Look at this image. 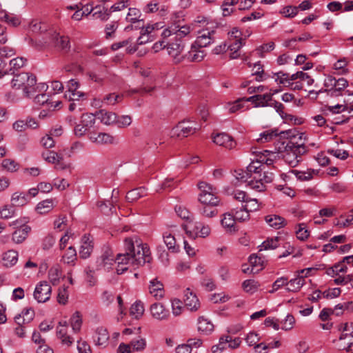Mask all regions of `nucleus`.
<instances>
[{
  "instance_id": "nucleus-7",
  "label": "nucleus",
  "mask_w": 353,
  "mask_h": 353,
  "mask_svg": "<svg viewBox=\"0 0 353 353\" xmlns=\"http://www.w3.org/2000/svg\"><path fill=\"white\" fill-rule=\"evenodd\" d=\"M51 292L52 288L50 284L47 281H41L35 288L34 298L39 303H45L50 299Z\"/></svg>"
},
{
  "instance_id": "nucleus-32",
  "label": "nucleus",
  "mask_w": 353,
  "mask_h": 353,
  "mask_svg": "<svg viewBox=\"0 0 353 353\" xmlns=\"http://www.w3.org/2000/svg\"><path fill=\"white\" fill-rule=\"evenodd\" d=\"M214 34V31L212 32H203L200 36H199L194 43H196L200 48H205L209 46L214 41V39L211 37V35Z\"/></svg>"
},
{
  "instance_id": "nucleus-9",
  "label": "nucleus",
  "mask_w": 353,
  "mask_h": 353,
  "mask_svg": "<svg viewBox=\"0 0 353 353\" xmlns=\"http://www.w3.org/2000/svg\"><path fill=\"white\" fill-rule=\"evenodd\" d=\"M274 174L272 172H265L261 173L259 179L254 182L249 181V188L257 192H263L266 189V184L273 181Z\"/></svg>"
},
{
  "instance_id": "nucleus-36",
  "label": "nucleus",
  "mask_w": 353,
  "mask_h": 353,
  "mask_svg": "<svg viewBox=\"0 0 353 353\" xmlns=\"http://www.w3.org/2000/svg\"><path fill=\"white\" fill-rule=\"evenodd\" d=\"M27 61V59L23 57H17L10 61L9 70L11 74H14L20 68L23 67Z\"/></svg>"
},
{
  "instance_id": "nucleus-5",
  "label": "nucleus",
  "mask_w": 353,
  "mask_h": 353,
  "mask_svg": "<svg viewBox=\"0 0 353 353\" xmlns=\"http://www.w3.org/2000/svg\"><path fill=\"white\" fill-rule=\"evenodd\" d=\"M200 129L199 125L194 122L183 121L179 122V123L172 129L174 135L178 137H187L189 135L194 134L197 130Z\"/></svg>"
},
{
  "instance_id": "nucleus-45",
  "label": "nucleus",
  "mask_w": 353,
  "mask_h": 353,
  "mask_svg": "<svg viewBox=\"0 0 353 353\" xmlns=\"http://www.w3.org/2000/svg\"><path fill=\"white\" fill-rule=\"evenodd\" d=\"M1 165L5 170L10 172H16L19 168V164L11 159H3Z\"/></svg>"
},
{
  "instance_id": "nucleus-54",
  "label": "nucleus",
  "mask_w": 353,
  "mask_h": 353,
  "mask_svg": "<svg viewBox=\"0 0 353 353\" xmlns=\"http://www.w3.org/2000/svg\"><path fill=\"white\" fill-rule=\"evenodd\" d=\"M279 237L268 239L266 241L263 242L261 247L263 248L264 250L275 249L279 247ZM262 250L263 248H261L260 251H261Z\"/></svg>"
},
{
  "instance_id": "nucleus-46",
  "label": "nucleus",
  "mask_w": 353,
  "mask_h": 353,
  "mask_svg": "<svg viewBox=\"0 0 353 353\" xmlns=\"http://www.w3.org/2000/svg\"><path fill=\"white\" fill-rule=\"evenodd\" d=\"M260 284L258 281L253 279H248L243 282L242 287L247 292L253 293L257 290Z\"/></svg>"
},
{
  "instance_id": "nucleus-48",
  "label": "nucleus",
  "mask_w": 353,
  "mask_h": 353,
  "mask_svg": "<svg viewBox=\"0 0 353 353\" xmlns=\"http://www.w3.org/2000/svg\"><path fill=\"white\" fill-rule=\"evenodd\" d=\"M297 79H300L303 81H305L308 85H311L314 83V79L309 76L307 73H305L302 71H299L291 75V79L294 81Z\"/></svg>"
},
{
  "instance_id": "nucleus-35",
  "label": "nucleus",
  "mask_w": 353,
  "mask_h": 353,
  "mask_svg": "<svg viewBox=\"0 0 353 353\" xmlns=\"http://www.w3.org/2000/svg\"><path fill=\"white\" fill-rule=\"evenodd\" d=\"M141 16V12L140 10L135 8H129L125 20L132 23H137V25H141V22H143V20L140 19Z\"/></svg>"
},
{
  "instance_id": "nucleus-42",
  "label": "nucleus",
  "mask_w": 353,
  "mask_h": 353,
  "mask_svg": "<svg viewBox=\"0 0 353 353\" xmlns=\"http://www.w3.org/2000/svg\"><path fill=\"white\" fill-rule=\"evenodd\" d=\"M70 324L74 332L77 333L80 331L82 325V319L80 312H75L70 319Z\"/></svg>"
},
{
  "instance_id": "nucleus-57",
  "label": "nucleus",
  "mask_w": 353,
  "mask_h": 353,
  "mask_svg": "<svg viewBox=\"0 0 353 353\" xmlns=\"http://www.w3.org/2000/svg\"><path fill=\"white\" fill-rule=\"evenodd\" d=\"M63 259L68 264L73 263L77 259V252L74 247L70 246L68 248L65 254L63 256Z\"/></svg>"
},
{
  "instance_id": "nucleus-50",
  "label": "nucleus",
  "mask_w": 353,
  "mask_h": 353,
  "mask_svg": "<svg viewBox=\"0 0 353 353\" xmlns=\"http://www.w3.org/2000/svg\"><path fill=\"white\" fill-rule=\"evenodd\" d=\"M130 345L132 351L141 352L146 347V341L144 339H134L131 341Z\"/></svg>"
},
{
  "instance_id": "nucleus-12",
  "label": "nucleus",
  "mask_w": 353,
  "mask_h": 353,
  "mask_svg": "<svg viewBox=\"0 0 353 353\" xmlns=\"http://www.w3.org/2000/svg\"><path fill=\"white\" fill-rule=\"evenodd\" d=\"M205 54V51L194 43L192 44L190 51L184 54L183 57L184 59H187L190 62H200L203 59Z\"/></svg>"
},
{
  "instance_id": "nucleus-53",
  "label": "nucleus",
  "mask_w": 353,
  "mask_h": 353,
  "mask_svg": "<svg viewBox=\"0 0 353 353\" xmlns=\"http://www.w3.org/2000/svg\"><path fill=\"white\" fill-rule=\"evenodd\" d=\"M235 178L241 182L247 183V186L249 187L250 176L247 173L246 170L238 169L234 170Z\"/></svg>"
},
{
  "instance_id": "nucleus-25",
  "label": "nucleus",
  "mask_w": 353,
  "mask_h": 353,
  "mask_svg": "<svg viewBox=\"0 0 353 353\" xmlns=\"http://www.w3.org/2000/svg\"><path fill=\"white\" fill-rule=\"evenodd\" d=\"M150 293L156 299H160L164 296L163 285L157 279L150 281Z\"/></svg>"
},
{
  "instance_id": "nucleus-10",
  "label": "nucleus",
  "mask_w": 353,
  "mask_h": 353,
  "mask_svg": "<svg viewBox=\"0 0 353 353\" xmlns=\"http://www.w3.org/2000/svg\"><path fill=\"white\" fill-rule=\"evenodd\" d=\"M45 43L54 46L64 52H68L70 48L69 38L65 36H60L59 33L55 32L51 34L50 41H46Z\"/></svg>"
},
{
  "instance_id": "nucleus-2",
  "label": "nucleus",
  "mask_w": 353,
  "mask_h": 353,
  "mask_svg": "<svg viewBox=\"0 0 353 353\" xmlns=\"http://www.w3.org/2000/svg\"><path fill=\"white\" fill-rule=\"evenodd\" d=\"M295 139H289L282 142L285 149V153L283 158L286 163L290 166L294 168L301 161V156L307 152V148L305 143L302 142L299 138L300 142L294 141Z\"/></svg>"
},
{
  "instance_id": "nucleus-40",
  "label": "nucleus",
  "mask_w": 353,
  "mask_h": 353,
  "mask_svg": "<svg viewBox=\"0 0 353 353\" xmlns=\"http://www.w3.org/2000/svg\"><path fill=\"white\" fill-rule=\"evenodd\" d=\"M288 284L290 285V286L287 288L288 291L297 292L305 284V279L303 276H301L296 279H291L289 282H288Z\"/></svg>"
},
{
  "instance_id": "nucleus-11",
  "label": "nucleus",
  "mask_w": 353,
  "mask_h": 353,
  "mask_svg": "<svg viewBox=\"0 0 353 353\" xmlns=\"http://www.w3.org/2000/svg\"><path fill=\"white\" fill-rule=\"evenodd\" d=\"M89 139L92 143L98 145L114 144L118 142L117 137L105 132L92 133L89 137Z\"/></svg>"
},
{
  "instance_id": "nucleus-47",
  "label": "nucleus",
  "mask_w": 353,
  "mask_h": 353,
  "mask_svg": "<svg viewBox=\"0 0 353 353\" xmlns=\"http://www.w3.org/2000/svg\"><path fill=\"white\" fill-rule=\"evenodd\" d=\"M298 230L296 231L297 238L301 241H305L310 236V231L306 228L304 223L298 224Z\"/></svg>"
},
{
  "instance_id": "nucleus-15",
  "label": "nucleus",
  "mask_w": 353,
  "mask_h": 353,
  "mask_svg": "<svg viewBox=\"0 0 353 353\" xmlns=\"http://www.w3.org/2000/svg\"><path fill=\"white\" fill-rule=\"evenodd\" d=\"M184 296V303L188 309L191 311H196L200 307L198 298L189 288L185 290Z\"/></svg>"
},
{
  "instance_id": "nucleus-55",
  "label": "nucleus",
  "mask_w": 353,
  "mask_h": 353,
  "mask_svg": "<svg viewBox=\"0 0 353 353\" xmlns=\"http://www.w3.org/2000/svg\"><path fill=\"white\" fill-rule=\"evenodd\" d=\"M132 123V118L128 115H123L121 117H118L117 115V119L115 121V124L119 128H126L129 126Z\"/></svg>"
},
{
  "instance_id": "nucleus-60",
  "label": "nucleus",
  "mask_w": 353,
  "mask_h": 353,
  "mask_svg": "<svg viewBox=\"0 0 353 353\" xmlns=\"http://www.w3.org/2000/svg\"><path fill=\"white\" fill-rule=\"evenodd\" d=\"M174 210L178 216L182 219L189 220L190 219L191 213L186 208L181 205H176Z\"/></svg>"
},
{
  "instance_id": "nucleus-22",
  "label": "nucleus",
  "mask_w": 353,
  "mask_h": 353,
  "mask_svg": "<svg viewBox=\"0 0 353 353\" xmlns=\"http://www.w3.org/2000/svg\"><path fill=\"white\" fill-rule=\"evenodd\" d=\"M236 219L234 215V210L232 212H227L223 214V218L221 219V225L228 231L232 232L236 231L235 225Z\"/></svg>"
},
{
  "instance_id": "nucleus-39",
  "label": "nucleus",
  "mask_w": 353,
  "mask_h": 353,
  "mask_svg": "<svg viewBox=\"0 0 353 353\" xmlns=\"http://www.w3.org/2000/svg\"><path fill=\"white\" fill-rule=\"evenodd\" d=\"M145 194L144 187H140L129 191L126 194V199L129 202H134Z\"/></svg>"
},
{
  "instance_id": "nucleus-29",
  "label": "nucleus",
  "mask_w": 353,
  "mask_h": 353,
  "mask_svg": "<svg viewBox=\"0 0 353 353\" xmlns=\"http://www.w3.org/2000/svg\"><path fill=\"white\" fill-rule=\"evenodd\" d=\"M214 330V325L203 316L198 319V331L203 334H209Z\"/></svg>"
},
{
  "instance_id": "nucleus-59",
  "label": "nucleus",
  "mask_w": 353,
  "mask_h": 353,
  "mask_svg": "<svg viewBox=\"0 0 353 353\" xmlns=\"http://www.w3.org/2000/svg\"><path fill=\"white\" fill-rule=\"evenodd\" d=\"M67 289L68 287H65V285L59 289L57 295V301L59 303L65 305L68 302V292Z\"/></svg>"
},
{
  "instance_id": "nucleus-20",
  "label": "nucleus",
  "mask_w": 353,
  "mask_h": 353,
  "mask_svg": "<svg viewBox=\"0 0 353 353\" xmlns=\"http://www.w3.org/2000/svg\"><path fill=\"white\" fill-rule=\"evenodd\" d=\"M114 261V256L109 251H106L97 259V270L101 268L109 269Z\"/></svg>"
},
{
  "instance_id": "nucleus-62",
  "label": "nucleus",
  "mask_w": 353,
  "mask_h": 353,
  "mask_svg": "<svg viewBox=\"0 0 353 353\" xmlns=\"http://www.w3.org/2000/svg\"><path fill=\"white\" fill-rule=\"evenodd\" d=\"M214 207L210 205H204V207L201 210V214L208 218L213 217L218 213L217 210Z\"/></svg>"
},
{
  "instance_id": "nucleus-3",
  "label": "nucleus",
  "mask_w": 353,
  "mask_h": 353,
  "mask_svg": "<svg viewBox=\"0 0 353 353\" xmlns=\"http://www.w3.org/2000/svg\"><path fill=\"white\" fill-rule=\"evenodd\" d=\"M12 80V87L16 89H22L24 96L32 97L37 91L36 77L28 72L14 74Z\"/></svg>"
},
{
  "instance_id": "nucleus-43",
  "label": "nucleus",
  "mask_w": 353,
  "mask_h": 353,
  "mask_svg": "<svg viewBox=\"0 0 353 353\" xmlns=\"http://www.w3.org/2000/svg\"><path fill=\"white\" fill-rule=\"evenodd\" d=\"M144 312L143 304L141 301H136L132 305L130 313L135 319L141 317Z\"/></svg>"
},
{
  "instance_id": "nucleus-24",
  "label": "nucleus",
  "mask_w": 353,
  "mask_h": 353,
  "mask_svg": "<svg viewBox=\"0 0 353 353\" xmlns=\"http://www.w3.org/2000/svg\"><path fill=\"white\" fill-rule=\"evenodd\" d=\"M30 199L26 192H16L11 196V204L14 208L23 206L29 202Z\"/></svg>"
},
{
  "instance_id": "nucleus-37",
  "label": "nucleus",
  "mask_w": 353,
  "mask_h": 353,
  "mask_svg": "<svg viewBox=\"0 0 353 353\" xmlns=\"http://www.w3.org/2000/svg\"><path fill=\"white\" fill-rule=\"evenodd\" d=\"M274 77H276L275 81L279 84H283L286 87L293 85V83L291 81V76L288 73L283 72L282 71L274 73Z\"/></svg>"
},
{
  "instance_id": "nucleus-8",
  "label": "nucleus",
  "mask_w": 353,
  "mask_h": 353,
  "mask_svg": "<svg viewBox=\"0 0 353 353\" xmlns=\"http://www.w3.org/2000/svg\"><path fill=\"white\" fill-rule=\"evenodd\" d=\"M41 156L47 162L54 164L57 170H65L68 165L63 161V155L53 150L43 152Z\"/></svg>"
},
{
  "instance_id": "nucleus-30",
  "label": "nucleus",
  "mask_w": 353,
  "mask_h": 353,
  "mask_svg": "<svg viewBox=\"0 0 353 353\" xmlns=\"http://www.w3.org/2000/svg\"><path fill=\"white\" fill-rule=\"evenodd\" d=\"M199 201L203 205L211 206H217L220 203V199L216 194H199Z\"/></svg>"
},
{
  "instance_id": "nucleus-27",
  "label": "nucleus",
  "mask_w": 353,
  "mask_h": 353,
  "mask_svg": "<svg viewBox=\"0 0 353 353\" xmlns=\"http://www.w3.org/2000/svg\"><path fill=\"white\" fill-rule=\"evenodd\" d=\"M182 228L190 238L195 239L199 236V230L201 228V223H196L194 224L190 221L188 223L183 224Z\"/></svg>"
},
{
  "instance_id": "nucleus-28",
  "label": "nucleus",
  "mask_w": 353,
  "mask_h": 353,
  "mask_svg": "<svg viewBox=\"0 0 353 353\" xmlns=\"http://www.w3.org/2000/svg\"><path fill=\"white\" fill-rule=\"evenodd\" d=\"M31 228L27 225H23L22 227L15 230L12 234V241L16 243H22L28 236V234Z\"/></svg>"
},
{
  "instance_id": "nucleus-23",
  "label": "nucleus",
  "mask_w": 353,
  "mask_h": 353,
  "mask_svg": "<svg viewBox=\"0 0 353 353\" xmlns=\"http://www.w3.org/2000/svg\"><path fill=\"white\" fill-rule=\"evenodd\" d=\"M265 220L270 227L274 229H280L287 224V221L283 217L276 214L267 215Z\"/></svg>"
},
{
  "instance_id": "nucleus-17",
  "label": "nucleus",
  "mask_w": 353,
  "mask_h": 353,
  "mask_svg": "<svg viewBox=\"0 0 353 353\" xmlns=\"http://www.w3.org/2000/svg\"><path fill=\"white\" fill-rule=\"evenodd\" d=\"M93 338L96 345L105 347L108 343L110 336L106 328L99 327L96 329Z\"/></svg>"
},
{
  "instance_id": "nucleus-41",
  "label": "nucleus",
  "mask_w": 353,
  "mask_h": 353,
  "mask_svg": "<svg viewBox=\"0 0 353 353\" xmlns=\"http://www.w3.org/2000/svg\"><path fill=\"white\" fill-rule=\"evenodd\" d=\"M0 18L1 20L5 21L8 24L14 27L18 26L21 23L20 19L17 16L12 14H8L3 11L0 12Z\"/></svg>"
},
{
  "instance_id": "nucleus-33",
  "label": "nucleus",
  "mask_w": 353,
  "mask_h": 353,
  "mask_svg": "<svg viewBox=\"0 0 353 353\" xmlns=\"http://www.w3.org/2000/svg\"><path fill=\"white\" fill-rule=\"evenodd\" d=\"M18 261V252L10 250L3 254V263L6 267L14 265Z\"/></svg>"
},
{
  "instance_id": "nucleus-52",
  "label": "nucleus",
  "mask_w": 353,
  "mask_h": 353,
  "mask_svg": "<svg viewBox=\"0 0 353 353\" xmlns=\"http://www.w3.org/2000/svg\"><path fill=\"white\" fill-rule=\"evenodd\" d=\"M234 215L236 221H245L250 219V213L242 206L239 210H235Z\"/></svg>"
},
{
  "instance_id": "nucleus-34",
  "label": "nucleus",
  "mask_w": 353,
  "mask_h": 353,
  "mask_svg": "<svg viewBox=\"0 0 353 353\" xmlns=\"http://www.w3.org/2000/svg\"><path fill=\"white\" fill-rule=\"evenodd\" d=\"M54 208L52 199H46L39 202L37 207L36 211L40 214H45L50 212Z\"/></svg>"
},
{
  "instance_id": "nucleus-49",
  "label": "nucleus",
  "mask_w": 353,
  "mask_h": 353,
  "mask_svg": "<svg viewBox=\"0 0 353 353\" xmlns=\"http://www.w3.org/2000/svg\"><path fill=\"white\" fill-rule=\"evenodd\" d=\"M15 213V209L12 205H5L0 210V216L2 219H8L11 218Z\"/></svg>"
},
{
  "instance_id": "nucleus-4",
  "label": "nucleus",
  "mask_w": 353,
  "mask_h": 353,
  "mask_svg": "<svg viewBox=\"0 0 353 353\" xmlns=\"http://www.w3.org/2000/svg\"><path fill=\"white\" fill-rule=\"evenodd\" d=\"M279 136L286 139H296V136H299V138L301 139L304 136V133H296V132L292 130L282 131L278 133L277 130H267L260 134V138L257 139V141H261V143L268 142Z\"/></svg>"
},
{
  "instance_id": "nucleus-51",
  "label": "nucleus",
  "mask_w": 353,
  "mask_h": 353,
  "mask_svg": "<svg viewBox=\"0 0 353 353\" xmlns=\"http://www.w3.org/2000/svg\"><path fill=\"white\" fill-rule=\"evenodd\" d=\"M121 99V95L111 93L105 95L103 97L102 102L106 105H114L117 103H119Z\"/></svg>"
},
{
  "instance_id": "nucleus-44",
  "label": "nucleus",
  "mask_w": 353,
  "mask_h": 353,
  "mask_svg": "<svg viewBox=\"0 0 353 353\" xmlns=\"http://www.w3.org/2000/svg\"><path fill=\"white\" fill-rule=\"evenodd\" d=\"M81 123L89 130L95 123V115L90 113L83 114L81 117Z\"/></svg>"
},
{
  "instance_id": "nucleus-63",
  "label": "nucleus",
  "mask_w": 353,
  "mask_h": 353,
  "mask_svg": "<svg viewBox=\"0 0 353 353\" xmlns=\"http://www.w3.org/2000/svg\"><path fill=\"white\" fill-rule=\"evenodd\" d=\"M245 202L246 203L245 205L242 206L244 208V210H246L249 213L250 212H254L259 210V204L256 199H247V201Z\"/></svg>"
},
{
  "instance_id": "nucleus-61",
  "label": "nucleus",
  "mask_w": 353,
  "mask_h": 353,
  "mask_svg": "<svg viewBox=\"0 0 353 353\" xmlns=\"http://www.w3.org/2000/svg\"><path fill=\"white\" fill-rule=\"evenodd\" d=\"M61 273L58 268H52L48 272V277L50 282L54 285H57L59 283Z\"/></svg>"
},
{
  "instance_id": "nucleus-14",
  "label": "nucleus",
  "mask_w": 353,
  "mask_h": 353,
  "mask_svg": "<svg viewBox=\"0 0 353 353\" xmlns=\"http://www.w3.org/2000/svg\"><path fill=\"white\" fill-rule=\"evenodd\" d=\"M34 103L39 105H46L49 109H59L61 102L60 101H53L46 94H37L34 97Z\"/></svg>"
},
{
  "instance_id": "nucleus-6",
  "label": "nucleus",
  "mask_w": 353,
  "mask_h": 353,
  "mask_svg": "<svg viewBox=\"0 0 353 353\" xmlns=\"http://www.w3.org/2000/svg\"><path fill=\"white\" fill-rule=\"evenodd\" d=\"M184 47L185 44L180 39H175L174 41L166 44L168 52L175 63H179L184 60L183 55H181Z\"/></svg>"
},
{
  "instance_id": "nucleus-26",
  "label": "nucleus",
  "mask_w": 353,
  "mask_h": 353,
  "mask_svg": "<svg viewBox=\"0 0 353 353\" xmlns=\"http://www.w3.org/2000/svg\"><path fill=\"white\" fill-rule=\"evenodd\" d=\"M97 118L105 125H111L115 123L117 114L112 112H108L105 110H100L97 112Z\"/></svg>"
},
{
  "instance_id": "nucleus-13",
  "label": "nucleus",
  "mask_w": 353,
  "mask_h": 353,
  "mask_svg": "<svg viewBox=\"0 0 353 353\" xmlns=\"http://www.w3.org/2000/svg\"><path fill=\"white\" fill-rule=\"evenodd\" d=\"M263 160L252 161L246 168L247 173L250 176V181H254L259 179L261 173L264 170Z\"/></svg>"
},
{
  "instance_id": "nucleus-56",
  "label": "nucleus",
  "mask_w": 353,
  "mask_h": 353,
  "mask_svg": "<svg viewBox=\"0 0 353 353\" xmlns=\"http://www.w3.org/2000/svg\"><path fill=\"white\" fill-rule=\"evenodd\" d=\"M253 70H254V71L253 72L252 75L256 76V81H262L263 80L264 70L260 61L254 64Z\"/></svg>"
},
{
  "instance_id": "nucleus-18",
  "label": "nucleus",
  "mask_w": 353,
  "mask_h": 353,
  "mask_svg": "<svg viewBox=\"0 0 353 353\" xmlns=\"http://www.w3.org/2000/svg\"><path fill=\"white\" fill-rule=\"evenodd\" d=\"M254 104L255 107L269 106L270 101H272V97L270 94H256L246 99Z\"/></svg>"
},
{
  "instance_id": "nucleus-58",
  "label": "nucleus",
  "mask_w": 353,
  "mask_h": 353,
  "mask_svg": "<svg viewBox=\"0 0 353 353\" xmlns=\"http://www.w3.org/2000/svg\"><path fill=\"white\" fill-rule=\"evenodd\" d=\"M340 331H350V333H343L341 334L339 339H345L347 336H351L353 338V323H345L344 324H341L339 328Z\"/></svg>"
},
{
  "instance_id": "nucleus-31",
  "label": "nucleus",
  "mask_w": 353,
  "mask_h": 353,
  "mask_svg": "<svg viewBox=\"0 0 353 353\" xmlns=\"http://www.w3.org/2000/svg\"><path fill=\"white\" fill-rule=\"evenodd\" d=\"M291 173L294 174L296 177L301 181H309L312 179L314 174H317L319 171L314 169H307L306 171H299L296 170H292Z\"/></svg>"
},
{
  "instance_id": "nucleus-1",
  "label": "nucleus",
  "mask_w": 353,
  "mask_h": 353,
  "mask_svg": "<svg viewBox=\"0 0 353 353\" xmlns=\"http://www.w3.org/2000/svg\"><path fill=\"white\" fill-rule=\"evenodd\" d=\"M124 253L118 254L114 263H117V272L123 274L129 268V265L139 267L152 260L148 245L143 243L137 236L124 239Z\"/></svg>"
},
{
  "instance_id": "nucleus-21",
  "label": "nucleus",
  "mask_w": 353,
  "mask_h": 353,
  "mask_svg": "<svg viewBox=\"0 0 353 353\" xmlns=\"http://www.w3.org/2000/svg\"><path fill=\"white\" fill-rule=\"evenodd\" d=\"M82 245H81L79 250V256L82 259L88 258L93 250L92 241L90 238L89 235H83L82 237Z\"/></svg>"
},
{
  "instance_id": "nucleus-64",
  "label": "nucleus",
  "mask_w": 353,
  "mask_h": 353,
  "mask_svg": "<svg viewBox=\"0 0 353 353\" xmlns=\"http://www.w3.org/2000/svg\"><path fill=\"white\" fill-rule=\"evenodd\" d=\"M198 187L201 191L200 194H216V188L205 182H200Z\"/></svg>"
},
{
  "instance_id": "nucleus-16",
  "label": "nucleus",
  "mask_w": 353,
  "mask_h": 353,
  "mask_svg": "<svg viewBox=\"0 0 353 353\" xmlns=\"http://www.w3.org/2000/svg\"><path fill=\"white\" fill-rule=\"evenodd\" d=\"M213 141L214 143L228 149L233 148L236 145L232 137L223 132L218 133L216 136L213 137Z\"/></svg>"
},
{
  "instance_id": "nucleus-19",
  "label": "nucleus",
  "mask_w": 353,
  "mask_h": 353,
  "mask_svg": "<svg viewBox=\"0 0 353 353\" xmlns=\"http://www.w3.org/2000/svg\"><path fill=\"white\" fill-rule=\"evenodd\" d=\"M152 316L158 320L167 319L170 315L169 310H166L160 303H154L150 306Z\"/></svg>"
},
{
  "instance_id": "nucleus-38",
  "label": "nucleus",
  "mask_w": 353,
  "mask_h": 353,
  "mask_svg": "<svg viewBox=\"0 0 353 353\" xmlns=\"http://www.w3.org/2000/svg\"><path fill=\"white\" fill-rule=\"evenodd\" d=\"M163 240L168 250L173 253H176L179 251V247L176 245V239L170 233L165 232L163 234Z\"/></svg>"
}]
</instances>
